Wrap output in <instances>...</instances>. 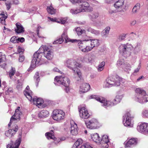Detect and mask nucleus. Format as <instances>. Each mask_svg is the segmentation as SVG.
Returning a JSON list of instances; mask_svg holds the SVG:
<instances>
[{
  "label": "nucleus",
  "mask_w": 148,
  "mask_h": 148,
  "mask_svg": "<svg viewBox=\"0 0 148 148\" xmlns=\"http://www.w3.org/2000/svg\"><path fill=\"white\" fill-rule=\"evenodd\" d=\"M43 54L44 57L49 60H51L53 57V52L51 48L46 45H42L34 53L32 61V64L34 66L44 63L45 62L42 58Z\"/></svg>",
  "instance_id": "obj_1"
},
{
  "label": "nucleus",
  "mask_w": 148,
  "mask_h": 148,
  "mask_svg": "<svg viewBox=\"0 0 148 148\" xmlns=\"http://www.w3.org/2000/svg\"><path fill=\"white\" fill-rule=\"evenodd\" d=\"M65 65L68 68L72 70L75 76L77 78V80L80 79L81 73L79 70L77 69L82 67V65L81 64L74 60L69 59L66 61Z\"/></svg>",
  "instance_id": "obj_2"
},
{
  "label": "nucleus",
  "mask_w": 148,
  "mask_h": 148,
  "mask_svg": "<svg viewBox=\"0 0 148 148\" xmlns=\"http://www.w3.org/2000/svg\"><path fill=\"white\" fill-rule=\"evenodd\" d=\"M90 97L91 99H94L96 100L99 101L102 103L101 106L106 108L108 106H112L116 105L118 103H119L122 98V95H116L114 99V102H113L110 101L106 100L105 99L101 98L99 96L96 95H92Z\"/></svg>",
  "instance_id": "obj_3"
},
{
  "label": "nucleus",
  "mask_w": 148,
  "mask_h": 148,
  "mask_svg": "<svg viewBox=\"0 0 148 148\" xmlns=\"http://www.w3.org/2000/svg\"><path fill=\"white\" fill-rule=\"evenodd\" d=\"M54 83L56 85L61 84L64 86L66 87L65 90L66 92H68L69 90V87L70 84V80L66 77L63 76L62 75L56 76L54 79Z\"/></svg>",
  "instance_id": "obj_4"
},
{
  "label": "nucleus",
  "mask_w": 148,
  "mask_h": 148,
  "mask_svg": "<svg viewBox=\"0 0 148 148\" xmlns=\"http://www.w3.org/2000/svg\"><path fill=\"white\" fill-rule=\"evenodd\" d=\"M132 45L129 43L121 44L119 47V50L122 55L125 57H129L131 55V52L133 49Z\"/></svg>",
  "instance_id": "obj_5"
},
{
  "label": "nucleus",
  "mask_w": 148,
  "mask_h": 148,
  "mask_svg": "<svg viewBox=\"0 0 148 148\" xmlns=\"http://www.w3.org/2000/svg\"><path fill=\"white\" fill-rule=\"evenodd\" d=\"M120 77H116L115 79L111 77H108L104 82L103 87L108 88L113 86H119L120 85Z\"/></svg>",
  "instance_id": "obj_6"
},
{
  "label": "nucleus",
  "mask_w": 148,
  "mask_h": 148,
  "mask_svg": "<svg viewBox=\"0 0 148 148\" xmlns=\"http://www.w3.org/2000/svg\"><path fill=\"white\" fill-rule=\"evenodd\" d=\"M53 113L52 117L53 119L58 122H60L64 118L65 113L61 110H55L53 111Z\"/></svg>",
  "instance_id": "obj_7"
},
{
  "label": "nucleus",
  "mask_w": 148,
  "mask_h": 148,
  "mask_svg": "<svg viewBox=\"0 0 148 148\" xmlns=\"http://www.w3.org/2000/svg\"><path fill=\"white\" fill-rule=\"evenodd\" d=\"M133 118L130 112H126L123 116V123L124 125L131 127H133V124L132 122Z\"/></svg>",
  "instance_id": "obj_8"
},
{
  "label": "nucleus",
  "mask_w": 148,
  "mask_h": 148,
  "mask_svg": "<svg viewBox=\"0 0 148 148\" xmlns=\"http://www.w3.org/2000/svg\"><path fill=\"white\" fill-rule=\"evenodd\" d=\"M20 107H18L15 111L14 114L13 115L10 119V121L8 124V127H10L13 121L17 120H20L22 116V110L20 109Z\"/></svg>",
  "instance_id": "obj_9"
},
{
  "label": "nucleus",
  "mask_w": 148,
  "mask_h": 148,
  "mask_svg": "<svg viewBox=\"0 0 148 148\" xmlns=\"http://www.w3.org/2000/svg\"><path fill=\"white\" fill-rule=\"evenodd\" d=\"M78 46L81 50L83 52H87L90 51L89 44H86V41L84 40H80L78 43Z\"/></svg>",
  "instance_id": "obj_10"
},
{
  "label": "nucleus",
  "mask_w": 148,
  "mask_h": 148,
  "mask_svg": "<svg viewBox=\"0 0 148 148\" xmlns=\"http://www.w3.org/2000/svg\"><path fill=\"white\" fill-rule=\"evenodd\" d=\"M85 124L87 128L92 129L97 128L98 125L97 120L95 119H92L88 121H85Z\"/></svg>",
  "instance_id": "obj_11"
},
{
  "label": "nucleus",
  "mask_w": 148,
  "mask_h": 148,
  "mask_svg": "<svg viewBox=\"0 0 148 148\" xmlns=\"http://www.w3.org/2000/svg\"><path fill=\"white\" fill-rule=\"evenodd\" d=\"M86 44H89L90 51H91L94 47L98 46L99 44V40L97 39H85Z\"/></svg>",
  "instance_id": "obj_12"
},
{
  "label": "nucleus",
  "mask_w": 148,
  "mask_h": 148,
  "mask_svg": "<svg viewBox=\"0 0 148 148\" xmlns=\"http://www.w3.org/2000/svg\"><path fill=\"white\" fill-rule=\"evenodd\" d=\"M135 92L136 94L135 100L139 102V100L141 99L146 94L145 92L141 88H138L136 89Z\"/></svg>",
  "instance_id": "obj_13"
},
{
  "label": "nucleus",
  "mask_w": 148,
  "mask_h": 148,
  "mask_svg": "<svg viewBox=\"0 0 148 148\" xmlns=\"http://www.w3.org/2000/svg\"><path fill=\"white\" fill-rule=\"evenodd\" d=\"M124 0H119L114 4V6L117 11L121 12L124 9Z\"/></svg>",
  "instance_id": "obj_14"
},
{
  "label": "nucleus",
  "mask_w": 148,
  "mask_h": 148,
  "mask_svg": "<svg viewBox=\"0 0 148 148\" xmlns=\"http://www.w3.org/2000/svg\"><path fill=\"white\" fill-rule=\"evenodd\" d=\"M80 116L83 119H87L90 116L87 109L85 107H82L79 110Z\"/></svg>",
  "instance_id": "obj_15"
},
{
  "label": "nucleus",
  "mask_w": 148,
  "mask_h": 148,
  "mask_svg": "<svg viewBox=\"0 0 148 148\" xmlns=\"http://www.w3.org/2000/svg\"><path fill=\"white\" fill-rule=\"evenodd\" d=\"M12 127V129L9 130L5 132V135L8 137H11L16 133L18 130V127L16 125H14Z\"/></svg>",
  "instance_id": "obj_16"
},
{
  "label": "nucleus",
  "mask_w": 148,
  "mask_h": 148,
  "mask_svg": "<svg viewBox=\"0 0 148 148\" xmlns=\"http://www.w3.org/2000/svg\"><path fill=\"white\" fill-rule=\"evenodd\" d=\"M71 133L73 135H76L78 134V127L77 124L73 120L70 121Z\"/></svg>",
  "instance_id": "obj_17"
},
{
  "label": "nucleus",
  "mask_w": 148,
  "mask_h": 148,
  "mask_svg": "<svg viewBox=\"0 0 148 148\" xmlns=\"http://www.w3.org/2000/svg\"><path fill=\"white\" fill-rule=\"evenodd\" d=\"M68 37L67 36V32L66 31H64L62 35L61 38L55 41L53 43V44H61L65 40L66 42H67Z\"/></svg>",
  "instance_id": "obj_18"
},
{
  "label": "nucleus",
  "mask_w": 148,
  "mask_h": 148,
  "mask_svg": "<svg viewBox=\"0 0 148 148\" xmlns=\"http://www.w3.org/2000/svg\"><path fill=\"white\" fill-rule=\"evenodd\" d=\"M21 141V138L20 136L19 138L16 140L14 144L13 142L11 141L10 144L8 145L7 146V148H18L19 146Z\"/></svg>",
  "instance_id": "obj_19"
},
{
  "label": "nucleus",
  "mask_w": 148,
  "mask_h": 148,
  "mask_svg": "<svg viewBox=\"0 0 148 148\" xmlns=\"http://www.w3.org/2000/svg\"><path fill=\"white\" fill-rule=\"evenodd\" d=\"M90 86L88 83H83L80 87L79 92L80 94L87 92L90 89Z\"/></svg>",
  "instance_id": "obj_20"
},
{
  "label": "nucleus",
  "mask_w": 148,
  "mask_h": 148,
  "mask_svg": "<svg viewBox=\"0 0 148 148\" xmlns=\"http://www.w3.org/2000/svg\"><path fill=\"white\" fill-rule=\"evenodd\" d=\"M147 125V123L140 124L137 126V130L140 132L146 134Z\"/></svg>",
  "instance_id": "obj_21"
},
{
  "label": "nucleus",
  "mask_w": 148,
  "mask_h": 148,
  "mask_svg": "<svg viewBox=\"0 0 148 148\" xmlns=\"http://www.w3.org/2000/svg\"><path fill=\"white\" fill-rule=\"evenodd\" d=\"M16 28H15V31L16 33L19 34L24 32V28L20 23L18 22L16 23Z\"/></svg>",
  "instance_id": "obj_22"
},
{
  "label": "nucleus",
  "mask_w": 148,
  "mask_h": 148,
  "mask_svg": "<svg viewBox=\"0 0 148 148\" xmlns=\"http://www.w3.org/2000/svg\"><path fill=\"white\" fill-rule=\"evenodd\" d=\"M137 143L136 139L134 138H131L126 143L125 147H132L136 145Z\"/></svg>",
  "instance_id": "obj_23"
},
{
  "label": "nucleus",
  "mask_w": 148,
  "mask_h": 148,
  "mask_svg": "<svg viewBox=\"0 0 148 148\" xmlns=\"http://www.w3.org/2000/svg\"><path fill=\"white\" fill-rule=\"evenodd\" d=\"M33 101L34 104H36V106L39 107L44 103L43 99L41 98H37L36 97H34L33 99Z\"/></svg>",
  "instance_id": "obj_24"
},
{
  "label": "nucleus",
  "mask_w": 148,
  "mask_h": 148,
  "mask_svg": "<svg viewBox=\"0 0 148 148\" xmlns=\"http://www.w3.org/2000/svg\"><path fill=\"white\" fill-rule=\"evenodd\" d=\"M92 10V9H91L90 10H89L88 8H83L81 9H71L70 10V12L72 14H76L78 13H79L81 12H90V11Z\"/></svg>",
  "instance_id": "obj_25"
},
{
  "label": "nucleus",
  "mask_w": 148,
  "mask_h": 148,
  "mask_svg": "<svg viewBox=\"0 0 148 148\" xmlns=\"http://www.w3.org/2000/svg\"><path fill=\"white\" fill-rule=\"evenodd\" d=\"M76 2L80 8H88L89 6V3L84 0H77Z\"/></svg>",
  "instance_id": "obj_26"
},
{
  "label": "nucleus",
  "mask_w": 148,
  "mask_h": 148,
  "mask_svg": "<svg viewBox=\"0 0 148 148\" xmlns=\"http://www.w3.org/2000/svg\"><path fill=\"white\" fill-rule=\"evenodd\" d=\"M7 13L6 12H1L0 13V15L2 16L0 18V21L1 23L3 25H5V20L7 18Z\"/></svg>",
  "instance_id": "obj_27"
},
{
  "label": "nucleus",
  "mask_w": 148,
  "mask_h": 148,
  "mask_svg": "<svg viewBox=\"0 0 148 148\" xmlns=\"http://www.w3.org/2000/svg\"><path fill=\"white\" fill-rule=\"evenodd\" d=\"M91 136L92 139L94 142L98 144H99L100 143L101 138L99 137L98 134L95 133L92 135H91Z\"/></svg>",
  "instance_id": "obj_28"
},
{
  "label": "nucleus",
  "mask_w": 148,
  "mask_h": 148,
  "mask_svg": "<svg viewBox=\"0 0 148 148\" xmlns=\"http://www.w3.org/2000/svg\"><path fill=\"white\" fill-rule=\"evenodd\" d=\"M49 112L46 110L41 111L38 114V117L42 118L46 117L49 115Z\"/></svg>",
  "instance_id": "obj_29"
},
{
  "label": "nucleus",
  "mask_w": 148,
  "mask_h": 148,
  "mask_svg": "<svg viewBox=\"0 0 148 148\" xmlns=\"http://www.w3.org/2000/svg\"><path fill=\"white\" fill-rule=\"evenodd\" d=\"M86 29L88 32H90L95 35L98 36L100 34V32L99 30H95L91 27H88Z\"/></svg>",
  "instance_id": "obj_30"
},
{
  "label": "nucleus",
  "mask_w": 148,
  "mask_h": 148,
  "mask_svg": "<svg viewBox=\"0 0 148 148\" xmlns=\"http://www.w3.org/2000/svg\"><path fill=\"white\" fill-rule=\"evenodd\" d=\"M110 28V27L108 26L106 27L101 32V34L103 37H106L108 35Z\"/></svg>",
  "instance_id": "obj_31"
},
{
  "label": "nucleus",
  "mask_w": 148,
  "mask_h": 148,
  "mask_svg": "<svg viewBox=\"0 0 148 148\" xmlns=\"http://www.w3.org/2000/svg\"><path fill=\"white\" fill-rule=\"evenodd\" d=\"M99 16V14L97 12H94L89 15L90 19L92 21H94L95 19Z\"/></svg>",
  "instance_id": "obj_32"
},
{
  "label": "nucleus",
  "mask_w": 148,
  "mask_h": 148,
  "mask_svg": "<svg viewBox=\"0 0 148 148\" xmlns=\"http://www.w3.org/2000/svg\"><path fill=\"white\" fill-rule=\"evenodd\" d=\"M32 92L31 90H29L28 91H24V95L29 101H31L32 99Z\"/></svg>",
  "instance_id": "obj_33"
},
{
  "label": "nucleus",
  "mask_w": 148,
  "mask_h": 148,
  "mask_svg": "<svg viewBox=\"0 0 148 148\" xmlns=\"http://www.w3.org/2000/svg\"><path fill=\"white\" fill-rule=\"evenodd\" d=\"M141 49V46L140 43H137L134 49V52L136 54L139 52Z\"/></svg>",
  "instance_id": "obj_34"
},
{
  "label": "nucleus",
  "mask_w": 148,
  "mask_h": 148,
  "mask_svg": "<svg viewBox=\"0 0 148 148\" xmlns=\"http://www.w3.org/2000/svg\"><path fill=\"white\" fill-rule=\"evenodd\" d=\"M82 140L81 139H78L73 145L72 148H79V145L82 143Z\"/></svg>",
  "instance_id": "obj_35"
},
{
  "label": "nucleus",
  "mask_w": 148,
  "mask_h": 148,
  "mask_svg": "<svg viewBox=\"0 0 148 148\" xmlns=\"http://www.w3.org/2000/svg\"><path fill=\"white\" fill-rule=\"evenodd\" d=\"M45 135L48 139H53L54 138V136L53 135V132L52 130L50 132L46 133Z\"/></svg>",
  "instance_id": "obj_36"
},
{
  "label": "nucleus",
  "mask_w": 148,
  "mask_h": 148,
  "mask_svg": "<svg viewBox=\"0 0 148 148\" xmlns=\"http://www.w3.org/2000/svg\"><path fill=\"white\" fill-rule=\"evenodd\" d=\"M101 142L100 144L102 143H108L109 141L108 139V136L107 135H104L102 136V139L100 140Z\"/></svg>",
  "instance_id": "obj_37"
},
{
  "label": "nucleus",
  "mask_w": 148,
  "mask_h": 148,
  "mask_svg": "<svg viewBox=\"0 0 148 148\" xmlns=\"http://www.w3.org/2000/svg\"><path fill=\"white\" fill-rule=\"evenodd\" d=\"M131 66L130 64L127 62H125L124 63V65L123 66V69L125 71H126L128 70H130L131 69Z\"/></svg>",
  "instance_id": "obj_38"
},
{
  "label": "nucleus",
  "mask_w": 148,
  "mask_h": 148,
  "mask_svg": "<svg viewBox=\"0 0 148 148\" xmlns=\"http://www.w3.org/2000/svg\"><path fill=\"white\" fill-rule=\"evenodd\" d=\"M140 8V4L137 3L133 7L132 12L133 13L135 14L137 12Z\"/></svg>",
  "instance_id": "obj_39"
},
{
  "label": "nucleus",
  "mask_w": 148,
  "mask_h": 148,
  "mask_svg": "<svg viewBox=\"0 0 148 148\" xmlns=\"http://www.w3.org/2000/svg\"><path fill=\"white\" fill-rule=\"evenodd\" d=\"M47 10L48 12L51 14H53L55 12V10L51 5L47 7Z\"/></svg>",
  "instance_id": "obj_40"
},
{
  "label": "nucleus",
  "mask_w": 148,
  "mask_h": 148,
  "mask_svg": "<svg viewBox=\"0 0 148 148\" xmlns=\"http://www.w3.org/2000/svg\"><path fill=\"white\" fill-rule=\"evenodd\" d=\"M34 79L36 83V86L37 87L38 86V82L40 81L39 74L38 72H36L34 76Z\"/></svg>",
  "instance_id": "obj_41"
},
{
  "label": "nucleus",
  "mask_w": 148,
  "mask_h": 148,
  "mask_svg": "<svg viewBox=\"0 0 148 148\" xmlns=\"http://www.w3.org/2000/svg\"><path fill=\"white\" fill-rule=\"evenodd\" d=\"M126 62H125L123 59H121L119 60L117 62V65L118 66H120L122 69L123 66L124 65V63Z\"/></svg>",
  "instance_id": "obj_42"
},
{
  "label": "nucleus",
  "mask_w": 148,
  "mask_h": 148,
  "mask_svg": "<svg viewBox=\"0 0 148 148\" xmlns=\"http://www.w3.org/2000/svg\"><path fill=\"white\" fill-rule=\"evenodd\" d=\"M147 101H148V95H146V94L141 99L139 100V102L140 103H143Z\"/></svg>",
  "instance_id": "obj_43"
},
{
  "label": "nucleus",
  "mask_w": 148,
  "mask_h": 148,
  "mask_svg": "<svg viewBox=\"0 0 148 148\" xmlns=\"http://www.w3.org/2000/svg\"><path fill=\"white\" fill-rule=\"evenodd\" d=\"M142 115L144 118H148V110L144 109L142 112Z\"/></svg>",
  "instance_id": "obj_44"
},
{
  "label": "nucleus",
  "mask_w": 148,
  "mask_h": 148,
  "mask_svg": "<svg viewBox=\"0 0 148 148\" xmlns=\"http://www.w3.org/2000/svg\"><path fill=\"white\" fill-rule=\"evenodd\" d=\"M67 21V18H62L61 19L58 18V21H57V23L64 24Z\"/></svg>",
  "instance_id": "obj_45"
},
{
  "label": "nucleus",
  "mask_w": 148,
  "mask_h": 148,
  "mask_svg": "<svg viewBox=\"0 0 148 148\" xmlns=\"http://www.w3.org/2000/svg\"><path fill=\"white\" fill-rule=\"evenodd\" d=\"M15 68L12 67L10 71L9 72V76L10 78L12 76L14 75L15 73Z\"/></svg>",
  "instance_id": "obj_46"
},
{
  "label": "nucleus",
  "mask_w": 148,
  "mask_h": 148,
  "mask_svg": "<svg viewBox=\"0 0 148 148\" xmlns=\"http://www.w3.org/2000/svg\"><path fill=\"white\" fill-rule=\"evenodd\" d=\"M25 57L23 54H19V58L18 60L20 62H23L25 60Z\"/></svg>",
  "instance_id": "obj_47"
},
{
  "label": "nucleus",
  "mask_w": 148,
  "mask_h": 148,
  "mask_svg": "<svg viewBox=\"0 0 148 148\" xmlns=\"http://www.w3.org/2000/svg\"><path fill=\"white\" fill-rule=\"evenodd\" d=\"M125 34H122L119 36L118 38V40L119 41H121L124 40L125 38Z\"/></svg>",
  "instance_id": "obj_48"
},
{
  "label": "nucleus",
  "mask_w": 148,
  "mask_h": 148,
  "mask_svg": "<svg viewBox=\"0 0 148 148\" xmlns=\"http://www.w3.org/2000/svg\"><path fill=\"white\" fill-rule=\"evenodd\" d=\"M80 148H92V147L88 144H86L82 145Z\"/></svg>",
  "instance_id": "obj_49"
},
{
  "label": "nucleus",
  "mask_w": 148,
  "mask_h": 148,
  "mask_svg": "<svg viewBox=\"0 0 148 148\" xmlns=\"http://www.w3.org/2000/svg\"><path fill=\"white\" fill-rule=\"evenodd\" d=\"M80 40H77L76 39H69L68 38V39H67V42H78Z\"/></svg>",
  "instance_id": "obj_50"
},
{
  "label": "nucleus",
  "mask_w": 148,
  "mask_h": 148,
  "mask_svg": "<svg viewBox=\"0 0 148 148\" xmlns=\"http://www.w3.org/2000/svg\"><path fill=\"white\" fill-rule=\"evenodd\" d=\"M5 5L8 10H9L11 8V3L9 2H7L5 3Z\"/></svg>",
  "instance_id": "obj_51"
},
{
  "label": "nucleus",
  "mask_w": 148,
  "mask_h": 148,
  "mask_svg": "<svg viewBox=\"0 0 148 148\" xmlns=\"http://www.w3.org/2000/svg\"><path fill=\"white\" fill-rule=\"evenodd\" d=\"M24 51V50L22 49L21 47H19L18 49V53L20 54H23Z\"/></svg>",
  "instance_id": "obj_52"
},
{
  "label": "nucleus",
  "mask_w": 148,
  "mask_h": 148,
  "mask_svg": "<svg viewBox=\"0 0 148 148\" xmlns=\"http://www.w3.org/2000/svg\"><path fill=\"white\" fill-rule=\"evenodd\" d=\"M16 38L14 36L12 37L10 39V41L11 42L13 43H15L17 42V39H16Z\"/></svg>",
  "instance_id": "obj_53"
},
{
  "label": "nucleus",
  "mask_w": 148,
  "mask_h": 148,
  "mask_svg": "<svg viewBox=\"0 0 148 148\" xmlns=\"http://www.w3.org/2000/svg\"><path fill=\"white\" fill-rule=\"evenodd\" d=\"M48 18L51 21L54 22H57V21H58V18H53L50 17H48Z\"/></svg>",
  "instance_id": "obj_54"
},
{
  "label": "nucleus",
  "mask_w": 148,
  "mask_h": 148,
  "mask_svg": "<svg viewBox=\"0 0 148 148\" xmlns=\"http://www.w3.org/2000/svg\"><path fill=\"white\" fill-rule=\"evenodd\" d=\"M86 31L84 30H82L81 29V30L79 31L77 33L78 35H80L83 33H85Z\"/></svg>",
  "instance_id": "obj_55"
},
{
  "label": "nucleus",
  "mask_w": 148,
  "mask_h": 148,
  "mask_svg": "<svg viewBox=\"0 0 148 148\" xmlns=\"http://www.w3.org/2000/svg\"><path fill=\"white\" fill-rule=\"evenodd\" d=\"M7 91L6 92V93H8L9 92H12V88L11 87L8 88H7Z\"/></svg>",
  "instance_id": "obj_56"
},
{
  "label": "nucleus",
  "mask_w": 148,
  "mask_h": 148,
  "mask_svg": "<svg viewBox=\"0 0 148 148\" xmlns=\"http://www.w3.org/2000/svg\"><path fill=\"white\" fill-rule=\"evenodd\" d=\"M11 1L12 2L13 4L17 5L19 3V1L18 0H11Z\"/></svg>",
  "instance_id": "obj_57"
},
{
  "label": "nucleus",
  "mask_w": 148,
  "mask_h": 148,
  "mask_svg": "<svg viewBox=\"0 0 148 148\" xmlns=\"http://www.w3.org/2000/svg\"><path fill=\"white\" fill-rule=\"evenodd\" d=\"M105 65V62L104 61H103L100 63L98 65V66L102 67L103 68H104V66Z\"/></svg>",
  "instance_id": "obj_58"
},
{
  "label": "nucleus",
  "mask_w": 148,
  "mask_h": 148,
  "mask_svg": "<svg viewBox=\"0 0 148 148\" xmlns=\"http://www.w3.org/2000/svg\"><path fill=\"white\" fill-rule=\"evenodd\" d=\"M2 58L3 60H6V57L5 55H2L1 53H0V58Z\"/></svg>",
  "instance_id": "obj_59"
},
{
  "label": "nucleus",
  "mask_w": 148,
  "mask_h": 148,
  "mask_svg": "<svg viewBox=\"0 0 148 148\" xmlns=\"http://www.w3.org/2000/svg\"><path fill=\"white\" fill-rule=\"evenodd\" d=\"M140 67H141V65L140 64L138 65L137 68L135 70V71L134 72V73H137V72H138L139 71Z\"/></svg>",
  "instance_id": "obj_60"
},
{
  "label": "nucleus",
  "mask_w": 148,
  "mask_h": 148,
  "mask_svg": "<svg viewBox=\"0 0 148 148\" xmlns=\"http://www.w3.org/2000/svg\"><path fill=\"white\" fill-rule=\"evenodd\" d=\"M53 70L54 71L60 73L61 74L62 73V72H61L58 68L56 67L54 68L53 69Z\"/></svg>",
  "instance_id": "obj_61"
},
{
  "label": "nucleus",
  "mask_w": 148,
  "mask_h": 148,
  "mask_svg": "<svg viewBox=\"0 0 148 148\" xmlns=\"http://www.w3.org/2000/svg\"><path fill=\"white\" fill-rule=\"evenodd\" d=\"M109 12V13L111 14H112L113 13L119 12V11H116V9L115 10H110Z\"/></svg>",
  "instance_id": "obj_62"
},
{
  "label": "nucleus",
  "mask_w": 148,
  "mask_h": 148,
  "mask_svg": "<svg viewBox=\"0 0 148 148\" xmlns=\"http://www.w3.org/2000/svg\"><path fill=\"white\" fill-rule=\"evenodd\" d=\"M41 28V27L40 26H38V27H37V34L38 36L39 37H41L40 36H39V29L40 28Z\"/></svg>",
  "instance_id": "obj_63"
},
{
  "label": "nucleus",
  "mask_w": 148,
  "mask_h": 148,
  "mask_svg": "<svg viewBox=\"0 0 148 148\" xmlns=\"http://www.w3.org/2000/svg\"><path fill=\"white\" fill-rule=\"evenodd\" d=\"M104 69L102 67H100L98 66L97 70L98 71H101Z\"/></svg>",
  "instance_id": "obj_64"
}]
</instances>
